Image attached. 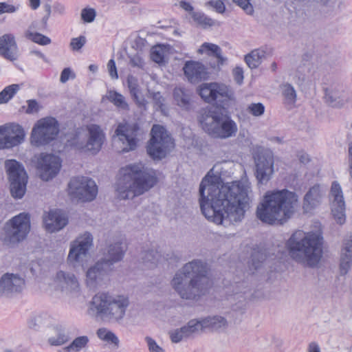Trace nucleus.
Segmentation results:
<instances>
[{
  "label": "nucleus",
  "instance_id": "obj_1",
  "mask_svg": "<svg viewBox=\"0 0 352 352\" xmlns=\"http://www.w3.org/2000/svg\"><path fill=\"white\" fill-rule=\"evenodd\" d=\"M211 172L199 186L202 214L208 221L224 227L241 222L249 208L250 184L245 181L223 184L220 176Z\"/></svg>",
  "mask_w": 352,
  "mask_h": 352
},
{
  "label": "nucleus",
  "instance_id": "obj_2",
  "mask_svg": "<svg viewBox=\"0 0 352 352\" xmlns=\"http://www.w3.org/2000/svg\"><path fill=\"white\" fill-rule=\"evenodd\" d=\"M198 92L205 102L217 104L201 114L199 122L203 129L208 132H236V124L227 109L233 98L231 89L226 85L210 82L201 84Z\"/></svg>",
  "mask_w": 352,
  "mask_h": 352
},
{
  "label": "nucleus",
  "instance_id": "obj_3",
  "mask_svg": "<svg viewBox=\"0 0 352 352\" xmlns=\"http://www.w3.org/2000/svg\"><path fill=\"white\" fill-rule=\"evenodd\" d=\"M300 208L298 195L287 189L268 190L256 208V217L269 225H283Z\"/></svg>",
  "mask_w": 352,
  "mask_h": 352
},
{
  "label": "nucleus",
  "instance_id": "obj_4",
  "mask_svg": "<svg viewBox=\"0 0 352 352\" xmlns=\"http://www.w3.org/2000/svg\"><path fill=\"white\" fill-rule=\"evenodd\" d=\"M208 270L206 262L194 259L175 273L171 285L182 298L197 300L205 295L210 287Z\"/></svg>",
  "mask_w": 352,
  "mask_h": 352
},
{
  "label": "nucleus",
  "instance_id": "obj_5",
  "mask_svg": "<svg viewBox=\"0 0 352 352\" xmlns=\"http://www.w3.org/2000/svg\"><path fill=\"white\" fill-rule=\"evenodd\" d=\"M291 258L302 265L315 267L322 256L323 236L320 232L295 231L286 242Z\"/></svg>",
  "mask_w": 352,
  "mask_h": 352
},
{
  "label": "nucleus",
  "instance_id": "obj_6",
  "mask_svg": "<svg viewBox=\"0 0 352 352\" xmlns=\"http://www.w3.org/2000/svg\"><path fill=\"white\" fill-rule=\"evenodd\" d=\"M116 190L122 199H133L144 194L157 183L155 172L141 163L131 164L122 168Z\"/></svg>",
  "mask_w": 352,
  "mask_h": 352
},
{
  "label": "nucleus",
  "instance_id": "obj_7",
  "mask_svg": "<svg viewBox=\"0 0 352 352\" xmlns=\"http://www.w3.org/2000/svg\"><path fill=\"white\" fill-rule=\"evenodd\" d=\"M129 303L126 296L98 292L90 302L89 311L102 321L119 323L124 319Z\"/></svg>",
  "mask_w": 352,
  "mask_h": 352
},
{
  "label": "nucleus",
  "instance_id": "obj_8",
  "mask_svg": "<svg viewBox=\"0 0 352 352\" xmlns=\"http://www.w3.org/2000/svg\"><path fill=\"white\" fill-rule=\"evenodd\" d=\"M68 194L73 200L91 201L97 196L98 186L94 180L87 177H73L68 184Z\"/></svg>",
  "mask_w": 352,
  "mask_h": 352
},
{
  "label": "nucleus",
  "instance_id": "obj_9",
  "mask_svg": "<svg viewBox=\"0 0 352 352\" xmlns=\"http://www.w3.org/2000/svg\"><path fill=\"white\" fill-rule=\"evenodd\" d=\"M5 167L10 183V192L14 198L21 199L25 195L28 175L21 164L15 160H8Z\"/></svg>",
  "mask_w": 352,
  "mask_h": 352
},
{
  "label": "nucleus",
  "instance_id": "obj_10",
  "mask_svg": "<svg viewBox=\"0 0 352 352\" xmlns=\"http://www.w3.org/2000/svg\"><path fill=\"white\" fill-rule=\"evenodd\" d=\"M30 230V216L26 213H20L14 217L7 224L4 242L9 245L18 243L25 239Z\"/></svg>",
  "mask_w": 352,
  "mask_h": 352
},
{
  "label": "nucleus",
  "instance_id": "obj_11",
  "mask_svg": "<svg viewBox=\"0 0 352 352\" xmlns=\"http://www.w3.org/2000/svg\"><path fill=\"white\" fill-rule=\"evenodd\" d=\"M146 145V152L153 160L165 158L175 148V141L170 133H151Z\"/></svg>",
  "mask_w": 352,
  "mask_h": 352
},
{
  "label": "nucleus",
  "instance_id": "obj_12",
  "mask_svg": "<svg viewBox=\"0 0 352 352\" xmlns=\"http://www.w3.org/2000/svg\"><path fill=\"white\" fill-rule=\"evenodd\" d=\"M83 134L69 135L65 144L67 148H72L82 152L89 151L93 154L98 153L104 138V133H89V138L82 136Z\"/></svg>",
  "mask_w": 352,
  "mask_h": 352
},
{
  "label": "nucleus",
  "instance_id": "obj_13",
  "mask_svg": "<svg viewBox=\"0 0 352 352\" xmlns=\"http://www.w3.org/2000/svg\"><path fill=\"white\" fill-rule=\"evenodd\" d=\"M256 177L261 184H266L274 173V156L269 149L260 148L254 155Z\"/></svg>",
  "mask_w": 352,
  "mask_h": 352
},
{
  "label": "nucleus",
  "instance_id": "obj_14",
  "mask_svg": "<svg viewBox=\"0 0 352 352\" xmlns=\"http://www.w3.org/2000/svg\"><path fill=\"white\" fill-rule=\"evenodd\" d=\"M93 245V236L89 232L79 236L70 245L67 257L68 261L74 266L80 264L87 257L89 250Z\"/></svg>",
  "mask_w": 352,
  "mask_h": 352
},
{
  "label": "nucleus",
  "instance_id": "obj_15",
  "mask_svg": "<svg viewBox=\"0 0 352 352\" xmlns=\"http://www.w3.org/2000/svg\"><path fill=\"white\" fill-rule=\"evenodd\" d=\"M32 146L41 147L51 146L55 151L60 152L67 148L66 142L69 135L74 133H31Z\"/></svg>",
  "mask_w": 352,
  "mask_h": 352
},
{
  "label": "nucleus",
  "instance_id": "obj_16",
  "mask_svg": "<svg viewBox=\"0 0 352 352\" xmlns=\"http://www.w3.org/2000/svg\"><path fill=\"white\" fill-rule=\"evenodd\" d=\"M36 167L41 178L44 181H49L59 173L61 160L54 154L41 153L38 157Z\"/></svg>",
  "mask_w": 352,
  "mask_h": 352
},
{
  "label": "nucleus",
  "instance_id": "obj_17",
  "mask_svg": "<svg viewBox=\"0 0 352 352\" xmlns=\"http://www.w3.org/2000/svg\"><path fill=\"white\" fill-rule=\"evenodd\" d=\"M126 249V244L124 239H113L104 250L103 257L100 261L105 263V265L111 268L113 264L123 258Z\"/></svg>",
  "mask_w": 352,
  "mask_h": 352
},
{
  "label": "nucleus",
  "instance_id": "obj_18",
  "mask_svg": "<svg viewBox=\"0 0 352 352\" xmlns=\"http://www.w3.org/2000/svg\"><path fill=\"white\" fill-rule=\"evenodd\" d=\"M25 286L23 277L16 274L6 273L0 280V294L10 296L21 293Z\"/></svg>",
  "mask_w": 352,
  "mask_h": 352
},
{
  "label": "nucleus",
  "instance_id": "obj_19",
  "mask_svg": "<svg viewBox=\"0 0 352 352\" xmlns=\"http://www.w3.org/2000/svg\"><path fill=\"white\" fill-rule=\"evenodd\" d=\"M331 195L333 198L331 203V212L338 223H344L345 218V202L343 197L342 190L337 182H333L331 188Z\"/></svg>",
  "mask_w": 352,
  "mask_h": 352
},
{
  "label": "nucleus",
  "instance_id": "obj_20",
  "mask_svg": "<svg viewBox=\"0 0 352 352\" xmlns=\"http://www.w3.org/2000/svg\"><path fill=\"white\" fill-rule=\"evenodd\" d=\"M110 268L105 263L98 261L94 266L89 267L86 274V284L91 289L101 287L104 283Z\"/></svg>",
  "mask_w": 352,
  "mask_h": 352
},
{
  "label": "nucleus",
  "instance_id": "obj_21",
  "mask_svg": "<svg viewBox=\"0 0 352 352\" xmlns=\"http://www.w3.org/2000/svg\"><path fill=\"white\" fill-rule=\"evenodd\" d=\"M183 70L185 76L191 83H198L208 78L207 68L198 61H187L183 67Z\"/></svg>",
  "mask_w": 352,
  "mask_h": 352
},
{
  "label": "nucleus",
  "instance_id": "obj_22",
  "mask_svg": "<svg viewBox=\"0 0 352 352\" xmlns=\"http://www.w3.org/2000/svg\"><path fill=\"white\" fill-rule=\"evenodd\" d=\"M56 279L63 292L75 296L79 294L80 292V284L74 274L60 271L56 274Z\"/></svg>",
  "mask_w": 352,
  "mask_h": 352
},
{
  "label": "nucleus",
  "instance_id": "obj_23",
  "mask_svg": "<svg viewBox=\"0 0 352 352\" xmlns=\"http://www.w3.org/2000/svg\"><path fill=\"white\" fill-rule=\"evenodd\" d=\"M136 133H115L112 137V144L119 153H126L135 149L138 144Z\"/></svg>",
  "mask_w": 352,
  "mask_h": 352
},
{
  "label": "nucleus",
  "instance_id": "obj_24",
  "mask_svg": "<svg viewBox=\"0 0 352 352\" xmlns=\"http://www.w3.org/2000/svg\"><path fill=\"white\" fill-rule=\"evenodd\" d=\"M221 49L217 45L204 43L198 50L199 54L206 52L210 57L209 65L212 69H219L227 60V58L221 55Z\"/></svg>",
  "mask_w": 352,
  "mask_h": 352
},
{
  "label": "nucleus",
  "instance_id": "obj_25",
  "mask_svg": "<svg viewBox=\"0 0 352 352\" xmlns=\"http://www.w3.org/2000/svg\"><path fill=\"white\" fill-rule=\"evenodd\" d=\"M18 46L12 34H5L0 37V56L14 61L18 58Z\"/></svg>",
  "mask_w": 352,
  "mask_h": 352
},
{
  "label": "nucleus",
  "instance_id": "obj_26",
  "mask_svg": "<svg viewBox=\"0 0 352 352\" xmlns=\"http://www.w3.org/2000/svg\"><path fill=\"white\" fill-rule=\"evenodd\" d=\"M43 221L46 230L50 232L61 230L68 222L65 215L58 210H50Z\"/></svg>",
  "mask_w": 352,
  "mask_h": 352
},
{
  "label": "nucleus",
  "instance_id": "obj_27",
  "mask_svg": "<svg viewBox=\"0 0 352 352\" xmlns=\"http://www.w3.org/2000/svg\"><path fill=\"white\" fill-rule=\"evenodd\" d=\"M325 99L331 106L333 107H342L345 102L344 96V87L340 84H333L329 87L326 88Z\"/></svg>",
  "mask_w": 352,
  "mask_h": 352
},
{
  "label": "nucleus",
  "instance_id": "obj_28",
  "mask_svg": "<svg viewBox=\"0 0 352 352\" xmlns=\"http://www.w3.org/2000/svg\"><path fill=\"white\" fill-rule=\"evenodd\" d=\"M352 265V236L344 241L341 250L340 273L346 275L351 269Z\"/></svg>",
  "mask_w": 352,
  "mask_h": 352
},
{
  "label": "nucleus",
  "instance_id": "obj_29",
  "mask_svg": "<svg viewBox=\"0 0 352 352\" xmlns=\"http://www.w3.org/2000/svg\"><path fill=\"white\" fill-rule=\"evenodd\" d=\"M322 196V191L318 185L310 188L303 199L302 208L304 212H309L319 205Z\"/></svg>",
  "mask_w": 352,
  "mask_h": 352
},
{
  "label": "nucleus",
  "instance_id": "obj_30",
  "mask_svg": "<svg viewBox=\"0 0 352 352\" xmlns=\"http://www.w3.org/2000/svg\"><path fill=\"white\" fill-rule=\"evenodd\" d=\"M60 132V124L54 117L47 116L38 120L31 132Z\"/></svg>",
  "mask_w": 352,
  "mask_h": 352
},
{
  "label": "nucleus",
  "instance_id": "obj_31",
  "mask_svg": "<svg viewBox=\"0 0 352 352\" xmlns=\"http://www.w3.org/2000/svg\"><path fill=\"white\" fill-rule=\"evenodd\" d=\"M192 92L184 87H177L173 90V98L176 104L184 109H190Z\"/></svg>",
  "mask_w": 352,
  "mask_h": 352
},
{
  "label": "nucleus",
  "instance_id": "obj_32",
  "mask_svg": "<svg viewBox=\"0 0 352 352\" xmlns=\"http://www.w3.org/2000/svg\"><path fill=\"white\" fill-rule=\"evenodd\" d=\"M0 133V149L10 148L23 142L25 133Z\"/></svg>",
  "mask_w": 352,
  "mask_h": 352
},
{
  "label": "nucleus",
  "instance_id": "obj_33",
  "mask_svg": "<svg viewBox=\"0 0 352 352\" xmlns=\"http://www.w3.org/2000/svg\"><path fill=\"white\" fill-rule=\"evenodd\" d=\"M106 98L118 109L125 111H129L130 110L129 105L125 97L118 91L114 90L108 91Z\"/></svg>",
  "mask_w": 352,
  "mask_h": 352
},
{
  "label": "nucleus",
  "instance_id": "obj_34",
  "mask_svg": "<svg viewBox=\"0 0 352 352\" xmlns=\"http://www.w3.org/2000/svg\"><path fill=\"white\" fill-rule=\"evenodd\" d=\"M204 329H211L212 330H219L226 329L228 326L227 320L221 316H208L202 318Z\"/></svg>",
  "mask_w": 352,
  "mask_h": 352
},
{
  "label": "nucleus",
  "instance_id": "obj_35",
  "mask_svg": "<svg viewBox=\"0 0 352 352\" xmlns=\"http://www.w3.org/2000/svg\"><path fill=\"white\" fill-rule=\"evenodd\" d=\"M127 86L129 89L130 94L133 99L139 107L145 105V100L139 98L140 88L138 80L133 75H129L126 79Z\"/></svg>",
  "mask_w": 352,
  "mask_h": 352
},
{
  "label": "nucleus",
  "instance_id": "obj_36",
  "mask_svg": "<svg viewBox=\"0 0 352 352\" xmlns=\"http://www.w3.org/2000/svg\"><path fill=\"white\" fill-rule=\"evenodd\" d=\"M283 103L286 106L293 107L296 102V91L294 87L289 83L283 84L281 86Z\"/></svg>",
  "mask_w": 352,
  "mask_h": 352
},
{
  "label": "nucleus",
  "instance_id": "obj_37",
  "mask_svg": "<svg viewBox=\"0 0 352 352\" xmlns=\"http://www.w3.org/2000/svg\"><path fill=\"white\" fill-rule=\"evenodd\" d=\"M24 36L27 39L41 45H47L50 44L52 42L51 39L48 36L36 32H34L32 30V25L29 26L28 30L25 31Z\"/></svg>",
  "mask_w": 352,
  "mask_h": 352
},
{
  "label": "nucleus",
  "instance_id": "obj_38",
  "mask_svg": "<svg viewBox=\"0 0 352 352\" xmlns=\"http://www.w3.org/2000/svg\"><path fill=\"white\" fill-rule=\"evenodd\" d=\"M193 22L199 27L204 29L214 25L215 21L201 11H196L192 13L191 16Z\"/></svg>",
  "mask_w": 352,
  "mask_h": 352
},
{
  "label": "nucleus",
  "instance_id": "obj_39",
  "mask_svg": "<svg viewBox=\"0 0 352 352\" xmlns=\"http://www.w3.org/2000/svg\"><path fill=\"white\" fill-rule=\"evenodd\" d=\"M89 339L87 336L76 338L68 346L64 348L65 352H80L87 346Z\"/></svg>",
  "mask_w": 352,
  "mask_h": 352
},
{
  "label": "nucleus",
  "instance_id": "obj_40",
  "mask_svg": "<svg viewBox=\"0 0 352 352\" xmlns=\"http://www.w3.org/2000/svg\"><path fill=\"white\" fill-rule=\"evenodd\" d=\"M265 52L259 50H252L250 53L245 56V61L251 69L257 68L261 63L262 58L264 57Z\"/></svg>",
  "mask_w": 352,
  "mask_h": 352
},
{
  "label": "nucleus",
  "instance_id": "obj_41",
  "mask_svg": "<svg viewBox=\"0 0 352 352\" xmlns=\"http://www.w3.org/2000/svg\"><path fill=\"white\" fill-rule=\"evenodd\" d=\"M50 317L46 314H39L31 318L28 322L30 329L38 330L41 327H47L51 323Z\"/></svg>",
  "mask_w": 352,
  "mask_h": 352
},
{
  "label": "nucleus",
  "instance_id": "obj_42",
  "mask_svg": "<svg viewBox=\"0 0 352 352\" xmlns=\"http://www.w3.org/2000/svg\"><path fill=\"white\" fill-rule=\"evenodd\" d=\"M186 332V336L190 338L195 333L204 330L202 318L201 320H190L186 325L182 327Z\"/></svg>",
  "mask_w": 352,
  "mask_h": 352
},
{
  "label": "nucleus",
  "instance_id": "obj_43",
  "mask_svg": "<svg viewBox=\"0 0 352 352\" xmlns=\"http://www.w3.org/2000/svg\"><path fill=\"white\" fill-rule=\"evenodd\" d=\"M20 89L18 84H12L6 87L0 92V104L8 102Z\"/></svg>",
  "mask_w": 352,
  "mask_h": 352
},
{
  "label": "nucleus",
  "instance_id": "obj_44",
  "mask_svg": "<svg viewBox=\"0 0 352 352\" xmlns=\"http://www.w3.org/2000/svg\"><path fill=\"white\" fill-rule=\"evenodd\" d=\"M98 337L108 343L113 344L115 346H118L119 339L114 333L108 330L106 328H100L96 333Z\"/></svg>",
  "mask_w": 352,
  "mask_h": 352
},
{
  "label": "nucleus",
  "instance_id": "obj_45",
  "mask_svg": "<svg viewBox=\"0 0 352 352\" xmlns=\"http://www.w3.org/2000/svg\"><path fill=\"white\" fill-rule=\"evenodd\" d=\"M56 336L48 338V342L52 346H60L69 340L68 334L61 329H56Z\"/></svg>",
  "mask_w": 352,
  "mask_h": 352
},
{
  "label": "nucleus",
  "instance_id": "obj_46",
  "mask_svg": "<svg viewBox=\"0 0 352 352\" xmlns=\"http://www.w3.org/2000/svg\"><path fill=\"white\" fill-rule=\"evenodd\" d=\"M160 254L155 250L151 249L142 252V258L144 263L155 264L160 261Z\"/></svg>",
  "mask_w": 352,
  "mask_h": 352
},
{
  "label": "nucleus",
  "instance_id": "obj_47",
  "mask_svg": "<svg viewBox=\"0 0 352 352\" xmlns=\"http://www.w3.org/2000/svg\"><path fill=\"white\" fill-rule=\"evenodd\" d=\"M151 58L155 63H163L164 61V49L160 45L153 47L151 50Z\"/></svg>",
  "mask_w": 352,
  "mask_h": 352
},
{
  "label": "nucleus",
  "instance_id": "obj_48",
  "mask_svg": "<svg viewBox=\"0 0 352 352\" xmlns=\"http://www.w3.org/2000/svg\"><path fill=\"white\" fill-rule=\"evenodd\" d=\"M0 132H25V129L19 123L12 122L0 125Z\"/></svg>",
  "mask_w": 352,
  "mask_h": 352
},
{
  "label": "nucleus",
  "instance_id": "obj_49",
  "mask_svg": "<svg viewBox=\"0 0 352 352\" xmlns=\"http://www.w3.org/2000/svg\"><path fill=\"white\" fill-rule=\"evenodd\" d=\"M265 260V255L260 251H254L251 255L252 267L254 270L260 267L261 265Z\"/></svg>",
  "mask_w": 352,
  "mask_h": 352
},
{
  "label": "nucleus",
  "instance_id": "obj_50",
  "mask_svg": "<svg viewBox=\"0 0 352 352\" xmlns=\"http://www.w3.org/2000/svg\"><path fill=\"white\" fill-rule=\"evenodd\" d=\"M169 334L171 341L174 343H178L182 341L184 339L188 338L182 327L179 329H176L173 331H171Z\"/></svg>",
  "mask_w": 352,
  "mask_h": 352
},
{
  "label": "nucleus",
  "instance_id": "obj_51",
  "mask_svg": "<svg viewBox=\"0 0 352 352\" xmlns=\"http://www.w3.org/2000/svg\"><path fill=\"white\" fill-rule=\"evenodd\" d=\"M81 19L85 23H91L94 21L96 12L94 8H84L81 11Z\"/></svg>",
  "mask_w": 352,
  "mask_h": 352
},
{
  "label": "nucleus",
  "instance_id": "obj_52",
  "mask_svg": "<svg viewBox=\"0 0 352 352\" xmlns=\"http://www.w3.org/2000/svg\"><path fill=\"white\" fill-rule=\"evenodd\" d=\"M86 41L87 40L85 36L73 38L70 42V47L72 50L78 51L85 45Z\"/></svg>",
  "mask_w": 352,
  "mask_h": 352
},
{
  "label": "nucleus",
  "instance_id": "obj_53",
  "mask_svg": "<svg viewBox=\"0 0 352 352\" xmlns=\"http://www.w3.org/2000/svg\"><path fill=\"white\" fill-rule=\"evenodd\" d=\"M139 129L138 124H134L131 132H136ZM131 130V125L126 120L119 123L114 132H129Z\"/></svg>",
  "mask_w": 352,
  "mask_h": 352
},
{
  "label": "nucleus",
  "instance_id": "obj_54",
  "mask_svg": "<svg viewBox=\"0 0 352 352\" xmlns=\"http://www.w3.org/2000/svg\"><path fill=\"white\" fill-rule=\"evenodd\" d=\"M146 342L149 352H165V351L157 344L155 340L151 337H146Z\"/></svg>",
  "mask_w": 352,
  "mask_h": 352
},
{
  "label": "nucleus",
  "instance_id": "obj_55",
  "mask_svg": "<svg viewBox=\"0 0 352 352\" xmlns=\"http://www.w3.org/2000/svg\"><path fill=\"white\" fill-rule=\"evenodd\" d=\"M19 6H14L7 2H0V14L3 13H14L19 10Z\"/></svg>",
  "mask_w": 352,
  "mask_h": 352
},
{
  "label": "nucleus",
  "instance_id": "obj_56",
  "mask_svg": "<svg viewBox=\"0 0 352 352\" xmlns=\"http://www.w3.org/2000/svg\"><path fill=\"white\" fill-rule=\"evenodd\" d=\"M238 6H239L247 14H252L254 12V8L250 3V0H233Z\"/></svg>",
  "mask_w": 352,
  "mask_h": 352
},
{
  "label": "nucleus",
  "instance_id": "obj_57",
  "mask_svg": "<svg viewBox=\"0 0 352 352\" xmlns=\"http://www.w3.org/2000/svg\"><path fill=\"white\" fill-rule=\"evenodd\" d=\"M250 112L255 116H260L263 114L265 107L262 103H253L249 107Z\"/></svg>",
  "mask_w": 352,
  "mask_h": 352
},
{
  "label": "nucleus",
  "instance_id": "obj_58",
  "mask_svg": "<svg viewBox=\"0 0 352 352\" xmlns=\"http://www.w3.org/2000/svg\"><path fill=\"white\" fill-rule=\"evenodd\" d=\"M207 4L212 6L216 12L218 13H223L226 10L225 5L223 2L221 0H216V1H210L207 3Z\"/></svg>",
  "mask_w": 352,
  "mask_h": 352
},
{
  "label": "nucleus",
  "instance_id": "obj_59",
  "mask_svg": "<svg viewBox=\"0 0 352 352\" xmlns=\"http://www.w3.org/2000/svg\"><path fill=\"white\" fill-rule=\"evenodd\" d=\"M107 68L109 76L111 77V78L117 79L118 78V75L117 72L116 62L113 58L109 60L107 63Z\"/></svg>",
  "mask_w": 352,
  "mask_h": 352
},
{
  "label": "nucleus",
  "instance_id": "obj_60",
  "mask_svg": "<svg viewBox=\"0 0 352 352\" xmlns=\"http://www.w3.org/2000/svg\"><path fill=\"white\" fill-rule=\"evenodd\" d=\"M232 73L234 76V79L236 81V82L239 85L242 84L244 78L243 69L240 67H236L233 69Z\"/></svg>",
  "mask_w": 352,
  "mask_h": 352
},
{
  "label": "nucleus",
  "instance_id": "obj_61",
  "mask_svg": "<svg viewBox=\"0 0 352 352\" xmlns=\"http://www.w3.org/2000/svg\"><path fill=\"white\" fill-rule=\"evenodd\" d=\"M28 108L25 111V113L28 114H31L34 112H37L39 110L38 104L37 101L34 99H31L27 100Z\"/></svg>",
  "mask_w": 352,
  "mask_h": 352
},
{
  "label": "nucleus",
  "instance_id": "obj_62",
  "mask_svg": "<svg viewBox=\"0 0 352 352\" xmlns=\"http://www.w3.org/2000/svg\"><path fill=\"white\" fill-rule=\"evenodd\" d=\"M130 63L132 66L138 67L140 68H142L144 65L143 59L138 54L133 55L130 58Z\"/></svg>",
  "mask_w": 352,
  "mask_h": 352
},
{
  "label": "nucleus",
  "instance_id": "obj_63",
  "mask_svg": "<svg viewBox=\"0 0 352 352\" xmlns=\"http://www.w3.org/2000/svg\"><path fill=\"white\" fill-rule=\"evenodd\" d=\"M54 14L63 15L65 13V6L60 2H55L52 6Z\"/></svg>",
  "mask_w": 352,
  "mask_h": 352
},
{
  "label": "nucleus",
  "instance_id": "obj_64",
  "mask_svg": "<svg viewBox=\"0 0 352 352\" xmlns=\"http://www.w3.org/2000/svg\"><path fill=\"white\" fill-rule=\"evenodd\" d=\"M72 74V72L70 68H65L60 74V81L62 83H65L69 80Z\"/></svg>",
  "mask_w": 352,
  "mask_h": 352
}]
</instances>
